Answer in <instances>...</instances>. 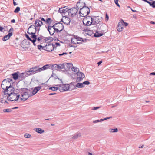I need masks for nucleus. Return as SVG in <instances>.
<instances>
[{
  "label": "nucleus",
  "mask_w": 155,
  "mask_h": 155,
  "mask_svg": "<svg viewBox=\"0 0 155 155\" xmlns=\"http://www.w3.org/2000/svg\"><path fill=\"white\" fill-rule=\"evenodd\" d=\"M12 80L9 78L4 79L2 83L1 86L2 89L5 90L11 86V82Z\"/></svg>",
  "instance_id": "f257e3e1"
},
{
  "label": "nucleus",
  "mask_w": 155,
  "mask_h": 155,
  "mask_svg": "<svg viewBox=\"0 0 155 155\" xmlns=\"http://www.w3.org/2000/svg\"><path fill=\"white\" fill-rule=\"evenodd\" d=\"M90 10L87 6L81 9L79 12V13L81 16L85 17L90 13Z\"/></svg>",
  "instance_id": "f03ea898"
},
{
  "label": "nucleus",
  "mask_w": 155,
  "mask_h": 155,
  "mask_svg": "<svg viewBox=\"0 0 155 155\" xmlns=\"http://www.w3.org/2000/svg\"><path fill=\"white\" fill-rule=\"evenodd\" d=\"M20 95L18 94L13 92L10 93L9 95H8L7 98L10 101H15L18 99Z\"/></svg>",
  "instance_id": "7ed1b4c3"
},
{
  "label": "nucleus",
  "mask_w": 155,
  "mask_h": 155,
  "mask_svg": "<svg viewBox=\"0 0 155 155\" xmlns=\"http://www.w3.org/2000/svg\"><path fill=\"white\" fill-rule=\"evenodd\" d=\"M72 86V84L61 85L59 87V89L61 91H68V90H72L73 88H71V87Z\"/></svg>",
  "instance_id": "20e7f679"
},
{
  "label": "nucleus",
  "mask_w": 155,
  "mask_h": 155,
  "mask_svg": "<svg viewBox=\"0 0 155 155\" xmlns=\"http://www.w3.org/2000/svg\"><path fill=\"white\" fill-rule=\"evenodd\" d=\"M39 70L38 66L32 68L30 69L29 70L27 71L26 75L28 76L30 75L35 74L36 72H39Z\"/></svg>",
  "instance_id": "39448f33"
},
{
  "label": "nucleus",
  "mask_w": 155,
  "mask_h": 155,
  "mask_svg": "<svg viewBox=\"0 0 155 155\" xmlns=\"http://www.w3.org/2000/svg\"><path fill=\"white\" fill-rule=\"evenodd\" d=\"M55 45L52 43L47 44L45 46L43 47V49L45 50L48 52L53 51Z\"/></svg>",
  "instance_id": "423d86ee"
},
{
  "label": "nucleus",
  "mask_w": 155,
  "mask_h": 155,
  "mask_svg": "<svg viewBox=\"0 0 155 155\" xmlns=\"http://www.w3.org/2000/svg\"><path fill=\"white\" fill-rule=\"evenodd\" d=\"M92 18L90 16H87L83 20V22L84 25L89 26L93 24Z\"/></svg>",
  "instance_id": "0eeeda50"
},
{
  "label": "nucleus",
  "mask_w": 155,
  "mask_h": 155,
  "mask_svg": "<svg viewBox=\"0 0 155 155\" xmlns=\"http://www.w3.org/2000/svg\"><path fill=\"white\" fill-rule=\"evenodd\" d=\"M78 12V9L74 7L68 10L69 15L71 17H73L76 15Z\"/></svg>",
  "instance_id": "6e6552de"
},
{
  "label": "nucleus",
  "mask_w": 155,
  "mask_h": 155,
  "mask_svg": "<svg viewBox=\"0 0 155 155\" xmlns=\"http://www.w3.org/2000/svg\"><path fill=\"white\" fill-rule=\"evenodd\" d=\"M53 25L56 30L57 33L60 32L64 28L63 24L61 23H58L55 24Z\"/></svg>",
  "instance_id": "1a4fd4ad"
},
{
  "label": "nucleus",
  "mask_w": 155,
  "mask_h": 155,
  "mask_svg": "<svg viewBox=\"0 0 155 155\" xmlns=\"http://www.w3.org/2000/svg\"><path fill=\"white\" fill-rule=\"evenodd\" d=\"M36 28L35 25H32L28 28L27 33L29 35H34L36 33Z\"/></svg>",
  "instance_id": "9d476101"
},
{
  "label": "nucleus",
  "mask_w": 155,
  "mask_h": 155,
  "mask_svg": "<svg viewBox=\"0 0 155 155\" xmlns=\"http://www.w3.org/2000/svg\"><path fill=\"white\" fill-rule=\"evenodd\" d=\"M87 6L86 4L85 3L84 1L83 0H80L77 4V8L80 10L81 9L83 8V7Z\"/></svg>",
  "instance_id": "9b49d317"
},
{
  "label": "nucleus",
  "mask_w": 155,
  "mask_h": 155,
  "mask_svg": "<svg viewBox=\"0 0 155 155\" xmlns=\"http://www.w3.org/2000/svg\"><path fill=\"white\" fill-rule=\"evenodd\" d=\"M84 78L85 75L82 72H79L77 73L76 81L77 82H80Z\"/></svg>",
  "instance_id": "f8f14e48"
},
{
  "label": "nucleus",
  "mask_w": 155,
  "mask_h": 155,
  "mask_svg": "<svg viewBox=\"0 0 155 155\" xmlns=\"http://www.w3.org/2000/svg\"><path fill=\"white\" fill-rule=\"evenodd\" d=\"M21 100L23 101L27 100L29 97V94L27 92H21Z\"/></svg>",
  "instance_id": "ddd939ff"
},
{
  "label": "nucleus",
  "mask_w": 155,
  "mask_h": 155,
  "mask_svg": "<svg viewBox=\"0 0 155 155\" xmlns=\"http://www.w3.org/2000/svg\"><path fill=\"white\" fill-rule=\"evenodd\" d=\"M14 88L11 85L8 88L4 90L3 92L4 93L5 95L7 94L8 95H9V94H10V93H13L14 92Z\"/></svg>",
  "instance_id": "4468645a"
},
{
  "label": "nucleus",
  "mask_w": 155,
  "mask_h": 155,
  "mask_svg": "<svg viewBox=\"0 0 155 155\" xmlns=\"http://www.w3.org/2000/svg\"><path fill=\"white\" fill-rule=\"evenodd\" d=\"M13 30V28H11V29L9 30V33L5 36L2 38V40L4 41H6L12 35V30Z\"/></svg>",
  "instance_id": "2eb2a0df"
},
{
  "label": "nucleus",
  "mask_w": 155,
  "mask_h": 155,
  "mask_svg": "<svg viewBox=\"0 0 155 155\" xmlns=\"http://www.w3.org/2000/svg\"><path fill=\"white\" fill-rule=\"evenodd\" d=\"M48 30L49 31V33L51 35H52L55 32H56V30L54 25L52 26L50 25L48 26Z\"/></svg>",
  "instance_id": "dca6fc26"
},
{
  "label": "nucleus",
  "mask_w": 155,
  "mask_h": 155,
  "mask_svg": "<svg viewBox=\"0 0 155 155\" xmlns=\"http://www.w3.org/2000/svg\"><path fill=\"white\" fill-rule=\"evenodd\" d=\"M19 72H15L12 74V75L13 76V78L14 80L17 79L18 77L20 78L21 77H22L25 74L24 73H22L21 74L19 75Z\"/></svg>",
  "instance_id": "f3484780"
},
{
  "label": "nucleus",
  "mask_w": 155,
  "mask_h": 155,
  "mask_svg": "<svg viewBox=\"0 0 155 155\" xmlns=\"http://www.w3.org/2000/svg\"><path fill=\"white\" fill-rule=\"evenodd\" d=\"M61 21L67 25L69 24L70 22V19L68 17L64 16L63 17L61 20Z\"/></svg>",
  "instance_id": "a211bd4d"
},
{
  "label": "nucleus",
  "mask_w": 155,
  "mask_h": 155,
  "mask_svg": "<svg viewBox=\"0 0 155 155\" xmlns=\"http://www.w3.org/2000/svg\"><path fill=\"white\" fill-rule=\"evenodd\" d=\"M92 21L93 24H97V27L98 26V25H100V24L99 23L100 22V20L99 19L98 16L94 17L93 18H92Z\"/></svg>",
  "instance_id": "6ab92c4d"
},
{
  "label": "nucleus",
  "mask_w": 155,
  "mask_h": 155,
  "mask_svg": "<svg viewBox=\"0 0 155 155\" xmlns=\"http://www.w3.org/2000/svg\"><path fill=\"white\" fill-rule=\"evenodd\" d=\"M35 25L36 27H40L43 25V23L40 20L37 19L35 23Z\"/></svg>",
  "instance_id": "aec40b11"
},
{
  "label": "nucleus",
  "mask_w": 155,
  "mask_h": 155,
  "mask_svg": "<svg viewBox=\"0 0 155 155\" xmlns=\"http://www.w3.org/2000/svg\"><path fill=\"white\" fill-rule=\"evenodd\" d=\"M74 87L73 89H76V87L79 88H82L85 87L84 85H83L82 83H77L75 86H73Z\"/></svg>",
  "instance_id": "412c9836"
},
{
  "label": "nucleus",
  "mask_w": 155,
  "mask_h": 155,
  "mask_svg": "<svg viewBox=\"0 0 155 155\" xmlns=\"http://www.w3.org/2000/svg\"><path fill=\"white\" fill-rule=\"evenodd\" d=\"M41 89V87H35L32 91V95H35Z\"/></svg>",
  "instance_id": "4be33fe9"
},
{
  "label": "nucleus",
  "mask_w": 155,
  "mask_h": 155,
  "mask_svg": "<svg viewBox=\"0 0 155 155\" xmlns=\"http://www.w3.org/2000/svg\"><path fill=\"white\" fill-rule=\"evenodd\" d=\"M68 10L67 9L66 7L63 8H60L59 9V12L61 13H64L65 12H68Z\"/></svg>",
  "instance_id": "5701e85b"
},
{
  "label": "nucleus",
  "mask_w": 155,
  "mask_h": 155,
  "mask_svg": "<svg viewBox=\"0 0 155 155\" xmlns=\"http://www.w3.org/2000/svg\"><path fill=\"white\" fill-rule=\"evenodd\" d=\"M123 28V25H122V23L119 22L118 23V25L117 27V30L118 31L121 32L122 31Z\"/></svg>",
  "instance_id": "b1692460"
},
{
  "label": "nucleus",
  "mask_w": 155,
  "mask_h": 155,
  "mask_svg": "<svg viewBox=\"0 0 155 155\" xmlns=\"http://www.w3.org/2000/svg\"><path fill=\"white\" fill-rule=\"evenodd\" d=\"M49 67V65L48 64H46L42 68H39V72H40L43 70H45Z\"/></svg>",
  "instance_id": "393cba45"
},
{
  "label": "nucleus",
  "mask_w": 155,
  "mask_h": 155,
  "mask_svg": "<svg viewBox=\"0 0 155 155\" xmlns=\"http://www.w3.org/2000/svg\"><path fill=\"white\" fill-rule=\"evenodd\" d=\"M75 37L77 40V44H81L83 41V40L82 38L77 36H76Z\"/></svg>",
  "instance_id": "a878e982"
},
{
  "label": "nucleus",
  "mask_w": 155,
  "mask_h": 155,
  "mask_svg": "<svg viewBox=\"0 0 155 155\" xmlns=\"http://www.w3.org/2000/svg\"><path fill=\"white\" fill-rule=\"evenodd\" d=\"M81 133H76L73 136L72 138L73 139H76L81 137Z\"/></svg>",
  "instance_id": "bb28decb"
},
{
  "label": "nucleus",
  "mask_w": 155,
  "mask_h": 155,
  "mask_svg": "<svg viewBox=\"0 0 155 155\" xmlns=\"http://www.w3.org/2000/svg\"><path fill=\"white\" fill-rule=\"evenodd\" d=\"M72 70L75 73L77 74V73H79L80 72L79 69L77 67H73L72 68Z\"/></svg>",
  "instance_id": "cd10ccee"
},
{
  "label": "nucleus",
  "mask_w": 155,
  "mask_h": 155,
  "mask_svg": "<svg viewBox=\"0 0 155 155\" xmlns=\"http://www.w3.org/2000/svg\"><path fill=\"white\" fill-rule=\"evenodd\" d=\"M35 131L39 134H42L44 132V130L40 128H36Z\"/></svg>",
  "instance_id": "c85d7f7f"
},
{
  "label": "nucleus",
  "mask_w": 155,
  "mask_h": 155,
  "mask_svg": "<svg viewBox=\"0 0 155 155\" xmlns=\"http://www.w3.org/2000/svg\"><path fill=\"white\" fill-rule=\"evenodd\" d=\"M67 67L68 69H69L72 67L73 66L72 64L71 63H66L65 64V66Z\"/></svg>",
  "instance_id": "c756f323"
},
{
  "label": "nucleus",
  "mask_w": 155,
  "mask_h": 155,
  "mask_svg": "<svg viewBox=\"0 0 155 155\" xmlns=\"http://www.w3.org/2000/svg\"><path fill=\"white\" fill-rule=\"evenodd\" d=\"M59 70L61 69L65 68V64H61L58 65Z\"/></svg>",
  "instance_id": "7c9ffc66"
},
{
  "label": "nucleus",
  "mask_w": 155,
  "mask_h": 155,
  "mask_svg": "<svg viewBox=\"0 0 155 155\" xmlns=\"http://www.w3.org/2000/svg\"><path fill=\"white\" fill-rule=\"evenodd\" d=\"M51 68L53 70H59L58 65L57 64H54L52 65L51 67Z\"/></svg>",
  "instance_id": "2f4dec72"
},
{
  "label": "nucleus",
  "mask_w": 155,
  "mask_h": 155,
  "mask_svg": "<svg viewBox=\"0 0 155 155\" xmlns=\"http://www.w3.org/2000/svg\"><path fill=\"white\" fill-rule=\"evenodd\" d=\"M103 35L102 33H99L97 31L94 34V36L95 37H98L102 36Z\"/></svg>",
  "instance_id": "473e14b6"
},
{
  "label": "nucleus",
  "mask_w": 155,
  "mask_h": 155,
  "mask_svg": "<svg viewBox=\"0 0 155 155\" xmlns=\"http://www.w3.org/2000/svg\"><path fill=\"white\" fill-rule=\"evenodd\" d=\"M52 20L51 18H48L46 19L45 23H46L48 25H50L52 22Z\"/></svg>",
  "instance_id": "72a5a7b5"
},
{
  "label": "nucleus",
  "mask_w": 155,
  "mask_h": 155,
  "mask_svg": "<svg viewBox=\"0 0 155 155\" xmlns=\"http://www.w3.org/2000/svg\"><path fill=\"white\" fill-rule=\"evenodd\" d=\"M109 131L110 133L117 132L118 131V129L117 128L114 129L111 128L109 129Z\"/></svg>",
  "instance_id": "f704fd0d"
},
{
  "label": "nucleus",
  "mask_w": 155,
  "mask_h": 155,
  "mask_svg": "<svg viewBox=\"0 0 155 155\" xmlns=\"http://www.w3.org/2000/svg\"><path fill=\"white\" fill-rule=\"evenodd\" d=\"M71 42L72 43H73L75 44H77V40L76 38V37L72 38L71 40Z\"/></svg>",
  "instance_id": "c9c22d12"
},
{
  "label": "nucleus",
  "mask_w": 155,
  "mask_h": 155,
  "mask_svg": "<svg viewBox=\"0 0 155 155\" xmlns=\"http://www.w3.org/2000/svg\"><path fill=\"white\" fill-rule=\"evenodd\" d=\"M12 110V109H3V112H10Z\"/></svg>",
  "instance_id": "e433bc0d"
},
{
  "label": "nucleus",
  "mask_w": 155,
  "mask_h": 155,
  "mask_svg": "<svg viewBox=\"0 0 155 155\" xmlns=\"http://www.w3.org/2000/svg\"><path fill=\"white\" fill-rule=\"evenodd\" d=\"M24 137L26 138H29L31 137V136L28 134L26 133L24 134Z\"/></svg>",
  "instance_id": "4c0bfd02"
},
{
  "label": "nucleus",
  "mask_w": 155,
  "mask_h": 155,
  "mask_svg": "<svg viewBox=\"0 0 155 155\" xmlns=\"http://www.w3.org/2000/svg\"><path fill=\"white\" fill-rule=\"evenodd\" d=\"M20 10V8L19 7H16V8L14 11V12L15 13H18Z\"/></svg>",
  "instance_id": "58836bf2"
},
{
  "label": "nucleus",
  "mask_w": 155,
  "mask_h": 155,
  "mask_svg": "<svg viewBox=\"0 0 155 155\" xmlns=\"http://www.w3.org/2000/svg\"><path fill=\"white\" fill-rule=\"evenodd\" d=\"M82 84H83V85L85 86V85H89L90 84V83L88 81H85L83 82L82 83Z\"/></svg>",
  "instance_id": "ea45409f"
},
{
  "label": "nucleus",
  "mask_w": 155,
  "mask_h": 155,
  "mask_svg": "<svg viewBox=\"0 0 155 155\" xmlns=\"http://www.w3.org/2000/svg\"><path fill=\"white\" fill-rule=\"evenodd\" d=\"M144 1L146 2H147V3H149L150 5L151 6L152 2V0H143Z\"/></svg>",
  "instance_id": "a19ab883"
},
{
  "label": "nucleus",
  "mask_w": 155,
  "mask_h": 155,
  "mask_svg": "<svg viewBox=\"0 0 155 155\" xmlns=\"http://www.w3.org/2000/svg\"><path fill=\"white\" fill-rule=\"evenodd\" d=\"M111 118H112V117L110 116V117H106V118H104V119H101V121H102L104 120H107V119H110Z\"/></svg>",
  "instance_id": "79ce46f5"
},
{
  "label": "nucleus",
  "mask_w": 155,
  "mask_h": 155,
  "mask_svg": "<svg viewBox=\"0 0 155 155\" xmlns=\"http://www.w3.org/2000/svg\"><path fill=\"white\" fill-rule=\"evenodd\" d=\"M111 118H112V117L110 116V117H106V118H104V119H101V121H102L104 120H107V119H110Z\"/></svg>",
  "instance_id": "37998d69"
},
{
  "label": "nucleus",
  "mask_w": 155,
  "mask_h": 155,
  "mask_svg": "<svg viewBox=\"0 0 155 155\" xmlns=\"http://www.w3.org/2000/svg\"><path fill=\"white\" fill-rule=\"evenodd\" d=\"M49 89L50 90H51L52 91H56V90H58V88L56 87H50L49 88Z\"/></svg>",
  "instance_id": "c03bdc74"
},
{
  "label": "nucleus",
  "mask_w": 155,
  "mask_h": 155,
  "mask_svg": "<svg viewBox=\"0 0 155 155\" xmlns=\"http://www.w3.org/2000/svg\"><path fill=\"white\" fill-rule=\"evenodd\" d=\"M121 23H122V25H123V26L124 25L125 26H127L128 25V23L124 22L123 20L122 21V22H121Z\"/></svg>",
  "instance_id": "a18cd8bd"
},
{
  "label": "nucleus",
  "mask_w": 155,
  "mask_h": 155,
  "mask_svg": "<svg viewBox=\"0 0 155 155\" xmlns=\"http://www.w3.org/2000/svg\"><path fill=\"white\" fill-rule=\"evenodd\" d=\"M44 47V46H42L41 45H38V48L40 50H41V49H43V47Z\"/></svg>",
  "instance_id": "49530a36"
},
{
  "label": "nucleus",
  "mask_w": 155,
  "mask_h": 155,
  "mask_svg": "<svg viewBox=\"0 0 155 155\" xmlns=\"http://www.w3.org/2000/svg\"><path fill=\"white\" fill-rule=\"evenodd\" d=\"M153 8H155V1H152V4L151 5Z\"/></svg>",
  "instance_id": "de8ad7c7"
},
{
  "label": "nucleus",
  "mask_w": 155,
  "mask_h": 155,
  "mask_svg": "<svg viewBox=\"0 0 155 155\" xmlns=\"http://www.w3.org/2000/svg\"><path fill=\"white\" fill-rule=\"evenodd\" d=\"M119 0H114V2L119 7H120V6L118 3V2Z\"/></svg>",
  "instance_id": "09e8293b"
},
{
  "label": "nucleus",
  "mask_w": 155,
  "mask_h": 155,
  "mask_svg": "<svg viewBox=\"0 0 155 155\" xmlns=\"http://www.w3.org/2000/svg\"><path fill=\"white\" fill-rule=\"evenodd\" d=\"M25 36H26V37L27 38V39L28 40H31V39L29 37V35H27V34H26Z\"/></svg>",
  "instance_id": "8fccbe9b"
},
{
  "label": "nucleus",
  "mask_w": 155,
  "mask_h": 155,
  "mask_svg": "<svg viewBox=\"0 0 155 155\" xmlns=\"http://www.w3.org/2000/svg\"><path fill=\"white\" fill-rule=\"evenodd\" d=\"M31 36V38L33 39H37L36 36L35 34L32 35Z\"/></svg>",
  "instance_id": "3c124183"
},
{
  "label": "nucleus",
  "mask_w": 155,
  "mask_h": 155,
  "mask_svg": "<svg viewBox=\"0 0 155 155\" xmlns=\"http://www.w3.org/2000/svg\"><path fill=\"white\" fill-rule=\"evenodd\" d=\"M101 120V119L99 120H97L94 121H93V123H98L99 122H101L102 121Z\"/></svg>",
  "instance_id": "603ef678"
},
{
  "label": "nucleus",
  "mask_w": 155,
  "mask_h": 155,
  "mask_svg": "<svg viewBox=\"0 0 155 155\" xmlns=\"http://www.w3.org/2000/svg\"><path fill=\"white\" fill-rule=\"evenodd\" d=\"M100 107H94L93 108V109H92V110H96L97 109H99Z\"/></svg>",
  "instance_id": "864d4df0"
},
{
  "label": "nucleus",
  "mask_w": 155,
  "mask_h": 155,
  "mask_svg": "<svg viewBox=\"0 0 155 155\" xmlns=\"http://www.w3.org/2000/svg\"><path fill=\"white\" fill-rule=\"evenodd\" d=\"M39 19H41V21H43L45 22V20H45V19L44 18H41V17H40V18H39Z\"/></svg>",
  "instance_id": "5fc2aeb1"
},
{
  "label": "nucleus",
  "mask_w": 155,
  "mask_h": 155,
  "mask_svg": "<svg viewBox=\"0 0 155 155\" xmlns=\"http://www.w3.org/2000/svg\"><path fill=\"white\" fill-rule=\"evenodd\" d=\"M67 54V53H65V52H64L63 53L61 54H59L58 55L59 56H61L63 55H64V54Z\"/></svg>",
  "instance_id": "6e6d98bb"
},
{
  "label": "nucleus",
  "mask_w": 155,
  "mask_h": 155,
  "mask_svg": "<svg viewBox=\"0 0 155 155\" xmlns=\"http://www.w3.org/2000/svg\"><path fill=\"white\" fill-rule=\"evenodd\" d=\"M36 39H33V40L31 39V40L30 41H31L33 44H34V43H35V42L36 41Z\"/></svg>",
  "instance_id": "4d7b16f0"
},
{
  "label": "nucleus",
  "mask_w": 155,
  "mask_h": 155,
  "mask_svg": "<svg viewBox=\"0 0 155 155\" xmlns=\"http://www.w3.org/2000/svg\"><path fill=\"white\" fill-rule=\"evenodd\" d=\"M108 19H109L108 16V15L107 14H106V18H105L106 20H107V21L108 20Z\"/></svg>",
  "instance_id": "13d9d810"
},
{
  "label": "nucleus",
  "mask_w": 155,
  "mask_h": 155,
  "mask_svg": "<svg viewBox=\"0 0 155 155\" xmlns=\"http://www.w3.org/2000/svg\"><path fill=\"white\" fill-rule=\"evenodd\" d=\"M55 45H56V46H59L60 45V43H55Z\"/></svg>",
  "instance_id": "bf43d9fd"
},
{
  "label": "nucleus",
  "mask_w": 155,
  "mask_h": 155,
  "mask_svg": "<svg viewBox=\"0 0 155 155\" xmlns=\"http://www.w3.org/2000/svg\"><path fill=\"white\" fill-rule=\"evenodd\" d=\"M150 75H155V72H152L150 74Z\"/></svg>",
  "instance_id": "052dcab7"
},
{
  "label": "nucleus",
  "mask_w": 155,
  "mask_h": 155,
  "mask_svg": "<svg viewBox=\"0 0 155 155\" xmlns=\"http://www.w3.org/2000/svg\"><path fill=\"white\" fill-rule=\"evenodd\" d=\"M102 61H100L99 62H98L97 64L99 65H100L102 63Z\"/></svg>",
  "instance_id": "680f3d73"
},
{
  "label": "nucleus",
  "mask_w": 155,
  "mask_h": 155,
  "mask_svg": "<svg viewBox=\"0 0 155 155\" xmlns=\"http://www.w3.org/2000/svg\"><path fill=\"white\" fill-rule=\"evenodd\" d=\"M15 19H12L11 21V22L12 23H15Z\"/></svg>",
  "instance_id": "e2e57ef3"
},
{
  "label": "nucleus",
  "mask_w": 155,
  "mask_h": 155,
  "mask_svg": "<svg viewBox=\"0 0 155 155\" xmlns=\"http://www.w3.org/2000/svg\"><path fill=\"white\" fill-rule=\"evenodd\" d=\"M101 27H106V25H105L104 24V25H101Z\"/></svg>",
  "instance_id": "0e129e2a"
},
{
  "label": "nucleus",
  "mask_w": 155,
  "mask_h": 155,
  "mask_svg": "<svg viewBox=\"0 0 155 155\" xmlns=\"http://www.w3.org/2000/svg\"><path fill=\"white\" fill-rule=\"evenodd\" d=\"M13 4L15 6L17 5V4H16V3L14 1V0H13Z\"/></svg>",
  "instance_id": "69168bd1"
},
{
  "label": "nucleus",
  "mask_w": 155,
  "mask_h": 155,
  "mask_svg": "<svg viewBox=\"0 0 155 155\" xmlns=\"http://www.w3.org/2000/svg\"><path fill=\"white\" fill-rule=\"evenodd\" d=\"M3 30L2 27L0 26V31H2Z\"/></svg>",
  "instance_id": "338daca9"
},
{
  "label": "nucleus",
  "mask_w": 155,
  "mask_h": 155,
  "mask_svg": "<svg viewBox=\"0 0 155 155\" xmlns=\"http://www.w3.org/2000/svg\"><path fill=\"white\" fill-rule=\"evenodd\" d=\"M150 23L153 24H155V22L152 21L150 22Z\"/></svg>",
  "instance_id": "774afa93"
}]
</instances>
